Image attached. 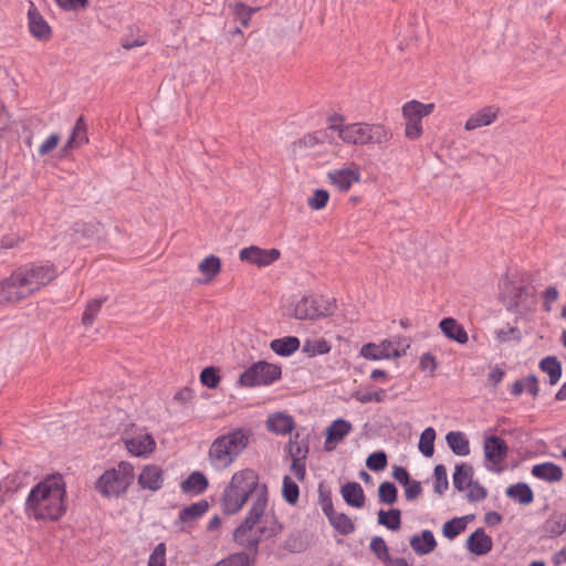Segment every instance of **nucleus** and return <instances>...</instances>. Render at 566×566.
Returning a JSON list of instances; mask_svg holds the SVG:
<instances>
[{
    "label": "nucleus",
    "instance_id": "nucleus-32",
    "mask_svg": "<svg viewBox=\"0 0 566 566\" xmlns=\"http://www.w3.org/2000/svg\"><path fill=\"white\" fill-rule=\"evenodd\" d=\"M434 108V104H423L416 99L407 102L402 106V115L405 118H415L422 119L423 117L430 115Z\"/></svg>",
    "mask_w": 566,
    "mask_h": 566
},
{
    "label": "nucleus",
    "instance_id": "nucleus-35",
    "mask_svg": "<svg viewBox=\"0 0 566 566\" xmlns=\"http://www.w3.org/2000/svg\"><path fill=\"white\" fill-rule=\"evenodd\" d=\"M539 369L549 377V385H556L562 377V364L555 356H546L539 361Z\"/></svg>",
    "mask_w": 566,
    "mask_h": 566
},
{
    "label": "nucleus",
    "instance_id": "nucleus-3",
    "mask_svg": "<svg viewBox=\"0 0 566 566\" xmlns=\"http://www.w3.org/2000/svg\"><path fill=\"white\" fill-rule=\"evenodd\" d=\"M265 515V510L261 509V504H256L254 507H250L243 521L233 531L234 543L244 549L249 557L254 558L259 554V544L263 539H269L277 536L282 530V524L277 518L272 516H265L263 524L255 530V526L262 521Z\"/></svg>",
    "mask_w": 566,
    "mask_h": 566
},
{
    "label": "nucleus",
    "instance_id": "nucleus-33",
    "mask_svg": "<svg viewBox=\"0 0 566 566\" xmlns=\"http://www.w3.org/2000/svg\"><path fill=\"white\" fill-rule=\"evenodd\" d=\"M209 504L206 500H200L196 503H192L186 507H184L179 512V521L182 523H191L199 520L205 513L208 511Z\"/></svg>",
    "mask_w": 566,
    "mask_h": 566
},
{
    "label": "nucleus",
    "instance_id": "nucleus-11",
    "mask_svg": "<svg viewBox=\"0 0 566 566\" xmlns=\"http://www.w3.org/2000/svg\"><path fill=\"white\" fill-rule=\"evenodd\" d=\"M328 182L339 192H347L354 184L360 181L361 170L356 163L329 170L326 175Z\"/></svg>",
    "mask_w": 566,
    "mask_h": 566
},
{
    "label": "nucleus",
    "instance_id": "nucleus-24",
    "mask_svg": "<svg viewBox=\"0 0 566 566\" xmlns=\"http://www.w3.org/2000/svg\"><path fill=\"white\" fill-rule=\"evenodd\" d=\"M532 474L546 482H558L563 479V469L553 462H544L535 464Z\"/></svg>",
    "mask_w": 566,
    "mask_h": 566
},
{
    "label": "nucleus",
    "instance_id": "nucleus-19",
    "mask_svg": "<svg viewBox=\"0 0 566 566\" xmlns=\"http://www.w3.org/2000/svg\"><path fill=\"white\" fill-rule=\"evenodd\" d=\"M88 143L87 125L83 116H80L71 132V135L64 145L62 151L67 154L70 150L80 148Z\"/></svg>",
    "mask_w": 566,
    "mask_h": 566
},
{
    "label": "nucleus",
    "instance_id": "nucleus-34",
    "mask_svg": "<svg viewBox=\"0 0 566 566\" xmlns=\"http://www.w3.org/2000/svg\"><path fill=\"white\" fill-rule=\"evenodd\" d=\"M506 495L523 505L531 504L534 501V493L528 484L518 482L510 485L506 491Z\"/></svg>",
    "mask_w": 566,
    "mask_h": 566
},
{
    "label": "nucleus",
    "instance_id": "nucleus-31",
    "mask_svg": "<svg viewBox=\"0 0 566 566\" xmlns=\"http://www.w3.org/2000/svg\"><path fill=\"white\" fill-rule=\"evenodd\" d=\"M447 443L457 455L465 457L470 454V442L461 431H450L446 436Z\"/></svg>",
    "mask_w": 566,
    "mask_h": 566
},
{
    "label": "nucleus",
    "instance_id": "nucleus-18",
    "mask_svg": "<svg viewBox=\"0 0 566 566\" xmlns=\"http://www.w3.org/2000/svg\"><path fill=\"white\" fill-rule=\"evenodd\" d=\"M323 512L328 517L333 527L340 534L348 535L355 531L353 521L346 514L335 512L331 500L323 503Z\"/></svg>",
    "mask_w": 566,
    "mask_h": 566
},
{
    "label": "nucleus",
    "instance_id": "nucleus-64",
    "mask_svg": "<svg viewBox=\"0 0 566 566\" xmlns=\"http://www.w3.org/2000/svg\"><path fill=\"white\" fill-rule=\"evenodd\" d=\"M420 368L423 371H429L430 374H433L434 370L437 369L436 357L433 355H431L430 353H424L420 357Z\"/></svg>",
    "mask_w": 566,
    "mask_h": 566
},
{
    "label": "nucleus",
    "instance_id": "nucleus-22",
    "mask_svg": "<svg viewBox=\"0 0 566 566\" xmlns=\"http://www.w3.org/2000/svg\"><path fill=\"white\" fill-rule=\"evenodd\" d=\"M542 532L546 537L555 538L566 532V514L563 512H554L544 522Z\"/></svg>",
    "mask_w": 566,
    "mask_h": 566
},
{
    "label": "nucleus",
    "instance_id": "nucleus-15",
    "mask_svg": "<svg viewBox=\"0 0 566 566\" xmlns=\"http://www.w3.org/2000/svg\"><path fill=\"white\" fill-rule=\"evenodd\" d=\"M29 31L33 38L39 41H48L52 35V29L42 14L38 11L34 3L31 2L28 9Z\"/></svg>",
    "mask_w": 566,
    "mask_h": 566
},
{
    "label": "nucleus",
    "instance_id": "nucleus-9",
    "mask_svg": "<svg viewBox=\"0 0 566 566\" xmlns=\"http://www.w3.org/2000/svg\"><path fill=\"white\" fill-rule=\"evenodd\" d=\"M335 300L323 296H304L295 305L293 316L296 319H316L334 313Z\"/></svg>",
    "mask_w": 566,
    "mask_h": 566
},
{
    "label": "nucleus",
    "instance_id": "nucleus-27",
    "mask_svg": "<svg viewBox=\"0 0 566 566\" xmlns=\"http://www.w3.org/2000/svg\"><path fill=\"white\" fill-rule=\"evenodd\" d=\"M208 479L199 471H193L189 476L181 482V491L187 494L199 495L208 488Z\"/></svg>",
    "mask_w": 566,
    "mask_h": 566
},
{
    "label": "nucleus",
    "instance_id": "nucleus-17",
    "mask_svg": "<svg viewBox=\"0 0 566 566\" xmlns=\"http://www.w3.org/2000/svg\"><path fill=\"white\" fill-rule=\"evenodd\" d=\"M138 484L144 490H160L164 484V471L155 464L145 465L138 475Z\"/></svg>",
    "mask_w": 566,
    "mask_h": 566
},
{
    "label": "nucleus",
    "instance_id": "nucleus-54",
    "mask_svg": "<svg viewBox=\"0 0 566 566\" xmlns=\"http://www.w3.org/2000/svg\"><path fill=\"white\" fill-rule=\"evenodd\" d=\"M325 136L326 134L324 132H314L311 134H306L305 136H303V138L294 143V146L305 148L314 147L318 144H323Z\"/></svg>",
    "mask_w": 566,
    "mask_h": 566
},
{
    "label": "nucleus",
    "instance_id": "nucleus-59",
    "mask_svg": "<svg viewBox=\"0 0 566 566\" xmlns=\"http://www.w3.org/2000/svg\"><path fill=\"white\" fill-rule=\"evenodd\" d=\"M405 135L407 138L415 140L422 135L421 119L406 118Z\"/></svg>",
    "mask_w": 566,
    "mask_h": 566
},
{
    "label": "nucleus",
    "instance_id": "nucleus-7",
    "mask_svg": "<svg viewBox=\"0 0 566 566\" xmlns=\"http://www.w3.org/2000/svg\"><path fill=\"white\" fill-rule=\"evenodd\" d=\"M15 270L24 283L23 285L30 296L52 282L57 275L56 268L49 263H29L21 265Z\"/></svg>",
    "mask_w": 566,
    "mask_h": 566
},
{
    "label": "nucleus",
    "instance_id": "nucleus-55",
    "mask_svg": "<svg viewBox=\"0 0 566 566\" xmlns=\"http://www.w3.org/2000/svg\"><path fill=\"white\" fill-rule=\"evenodd\" d=\"M366 465L371 471L384 470L387 465V455L384 451H377L371 453L367 460Z\"/></svg>",
    "mask_w": 566,
    "mask_h": 566
},
{
    "label": "nucleus",
    "instance_id": "nucleus-53",
    "mask_svg": "<svg viewBox=\"0 0 566 566\" xmlns=\"http://www.w3.org/2000/svg\"><path fill=\"white\" fill-rule=\"evenodd\" d=\"M200 381L208 388H216L220 382V376L216 367H207L200 374Z\"/></svg>",
    "mask_w": 566,
    "mask_h": 566
},
{
    "label": "nucleus",
    "instance_id": "nucleus-21",
    "mask_svg": "<svg viewBox=\"0 0 566 566\" xmlns=\"http://www.w3.org/2000/svg\"><path fill=\"white\" fill-rule=\"evenodd\" d=\"M410 546L417 555H427L437 547V541L430 530H423L410 538Z\"/></svg>",
    "mask_w": 566,
    "mask_h": 566
},
{
    "label": "nucleus",
    "instance_id": "nucleus-62",
    "mask_svg": "<svg viewBox=\"0 0 566 566\" xmlns=\"http://www.w3.org/2000/svg\"><path fill=\"white\" fill-rule=\"evenodd\" d=\"M60 142V135L54 133L51 134L39 147V155L44 156L56 148Z\"/></svg>",
    "mask_w": 566,
    "mask_h": 566
},
{
    "label": "nucleus",
    "instance_id": "nucleus-56",
    "mask_svg": "<svg viewBox=\"0 0 566 566\" xmlns=\"http://www.w3.org/2000/svg\"><path fill=\"white\" fill-rule=\"evenodd\" d=\"M147 566H166V545L159 543L149 555Z\"/></svg>",
    "mask_w": 566,
    "mask_h": 566
},
{
    "label": "nucleus",
    "instance_id": "nucleus-38",
    "mask_svg": "<svg viewBox=\"0 0 566 566\" xmlns=\"http://www.w3.org/2000/svg\"><path fill=\"white\" fill-rule=\"evenodd\" d=\"M378 524L387 527L390 531H398L401 526V512L398 509H390L389 511L380 510L378 512Z\"/></svg>",
    "mask_w": 566,
    "mask_h": 566
},
{
    "label": "nucleus",
    "instance_id": "nucleus-46",
    "mask_svg": "<svg viewBox=\"0 0 566 566\" xmlns=\"http://www.w3.org/2000/svg\"><path fill=\"white\" fill-rule=\"evenodd\" d=\"M130 34H126L122 38V46L125 50L139 48L146 44L147 38L139 29L129 28Z\"/></svg>",
    "mask_w": 566,
    "mask_h": 566
},
{
    "label": "nucleus",
    "instance_id": "nucleus-28",
    "mask_svg": "<svg viewBox=\"0 0 566 566\" xmlns=\"http://www.w3.org/2000/svg\"><path fill=\"white\" fill-rule=\"evenodd\" d=\"M497 117V111L492 107H484L469 117L465 123L467 130H473L492 124Z\"/></svg>",
    "mask_w": 566,
    "mask_h": 566
},
{
    "label": "nucleus",
    "instance_id": "nucleus-51",
    "mask_svg": "<svg viewBox=\"0 0 566 566\" xmlns=\"http://www.w3.org/2000/svg\"><path fill=\"white\" fill-rule=\"evenodd\" d=\"M369 548L376 555V557L380 559L382 563H385L386 559H389L390 554L388 551V546L382 537H373L369 544Z\"/></svg>",
    "mask_w": 566,
    "mask_h": 566
},
{
    "label": "nucleus",
    "instance_id": "nucleus-4",
    "mask_svg": "<svg viewBox=\"0 0 566 566\" xmlns=\"http://www.w3.org/2000/svg\"><path fill=\"white\" fill-rule=\"evenodd\" d=\"M249 437L243 429H234L213 440L208 458L216 470H224L230 467L239 454L247 448Z\"/></svg>",
    "mask_w": 566,
    "mask_h": 566
},
{
    "label": "nucleus",
    "instance_id": "nucleus-25",
    "mask_svg": "<svg viewBox=\"0 0 566 566\" xmlns=\"http://www.w3.org/2000/svg\"><path fill=\"white\" fill-rule=\"evenodd\" d=\"M266 427L269 431L285 436L294 429V419L289 415L277 412L268 418Z\"/></svg>",
    "mask_w": 566,
    "mask_h": 566
},
{
    "label": "nucleus",
    "instance_id": "nucleus-14",
    "mask_svg": "<svg viewBox=\"0 0 566 566\" xmlns=\"http://www.w3.org/2000/svg\"><path fill=\"white\" fill-rule=\"evenodd\" d=\"M127 451L138 458H147L156 449V441L150 433H138L125 439Z\"/></svg>",
    "mask_w": 566,
    "mask_h": 566
},
{
    "label": "nucleus",
    "instance_id": "nucleus-8",
    "mask_svg": "<svg viewBox=\"0 0 566 566\" xmlns=\"http://www.w3.org/2000/svg\"><path fill=\"white\" fill-rule=\"evenodd\" d=\"M281 367L268 361H258L245 369L239 378L243 387L269 386L281 378Z\"/></svg>",
    "mask_w": 566,
    "mask_h": 566
},
{
    "label": "nucleus",
    "instance_id": "nucleus-6",
    "mask_svg": "<svg viewBox=\"0 0 566 566\" xmlns=\"http://www.w3.org/2000/svg\"><path fill=\"white\" fill-rule=\"evenodd\" d=\"M134 480V467L125 461L106 470L96 481V490L104 496H118L125 493Z\"/></svg>",
    "mask_w": 566,
    "mask_h": 566
},
{
    "label": "nucleus",
    "instance_id": "nucleus-48",
    "mask_svg": "<svg viewBox=\"0 0 566 566\" xmlns=\"http://www.w3.org/2000/svg\"><path fill=\"white\" fill-rule=\"evenodd\" d=\"M300 489L291 476L283 478L282 496L289 504H295L298 500Z\"/></svg>",
    "mask_w": 566,
    "mask_h": 566
},
{
    "label": "nucleus",
    "instance_id": "nucleus-52",
    "mask_svg": "<svg viewBox=\"0 0 566 566\" xmlns=\"http://www.w3.org/2000/svg\"><path fill=\"white\" fill-rule=\"evenodd\" d=\"M329 199V193L325 189H317L313 196L307 199V205L312 210H321L325 208Z\"/></svg>",
    "mask_w": 566,
    "mask_h": 566
},
{
    "label": "nucleus",
    "instance_id": "nucleus-13",
    "mask_svg": "<svg viewBox=\"0 0 566 566\" xmlns=\"http://www.w3.org/2000/svg\"><path fill=\"white\" fill-rule=\"evenodd\" d=\"M281 253L277 249H261L256 245L243 248L239 258L243 262H248L258 266H268L280 258Z\"/></svg>",
    "mask_w": 566,
    "mask_h": 566
},
{
    "label": "nucleus",
    "instance_id": "nucleus-49",
    "mask_svg": "<svg viewBox=\"0 0 566 566\" xmlns=\"http://www.w3.org/2000/svg\"><path fill=\"white\" fill-rule=\"evenodd\" d=\"M494 338L500 344L511 340L520 342L522 339V333L517 327L507 325L506 327L495 329Z\"/></svg>",
    "mask_w": 566,
    "mask_h": 566
},
{
    "label": "nucleus",
    "instance_id": "nucleus-26",
    "mask_svg": "<svg viewBox=\"0 0 566 566\" xmlns=\"http://www.w3.org/2000/svg\"><path fill=\"white\" fill-rule=\"evenodd\" d=\"M228 10L229 14L235 21H239L243 28H249L252 15L260 10V7H250L241 1H237L229 3Z\"/></svg>",
    "mask_w": 566,
    "mask_h": 566
},
{
    "label": "nucleus",
    "instance_id": "nucleus-63",
    "mask_svg": "<svg viewBox=\"0 0 566 566\" xmlns=\"http://www.w3.org/2000/svg\"><path fill=\"white\" fill-rule=\"evenodd\" d=\"M422 492L421 483L419 481H409L405 485V496L408 501L416 500Z\"/></svg>",
    "mask_w": 566,
    "mask_h": 566
},
{
    "label": "nucleus",
    "instance_id": "nucleus-57",
    "mask_svg": "<svg viewBox=\"0 0 566 566\" xmlns=\"http://www.w3.org/2000/svg\"><path fill=\"white\" fill-rule=\"evenodd\" d=\"M387 397L385 389H378L376 391L357 392L355 398L361 403H368L371 401L382 402Z\"/></svg>",
    "mask_w": 566,
    "mask_h": 566
},
{
    "label": "nucleus",
    "instance_id": "nucleus-44",
    "mask_svg": "<svg viewBox=\"0 0 566 566\" xmlns=\"http://www.w3.org/2000/svg\"><path fill=\"white\" fill-rule=\"evenodd\" d=\"M310 448L304 440H298V433L289 442V454L292 460H306Z\"/></svg>",
    "mask_w": 566,
    "mask_h": 566
},
{
    "label": "nucleus",
    "instance_id": "nucleus-47",
    "mask_svg": "<svg viewBox=\"0 0 566 566\" xmlns=\"http://www.w3.org/2000/svg\"><path fill=\"white\" fill-rule=\"evenodd\" d=\"M398 491L394 483L382 482L378 488V499L382 504L391 505L397 501Z\"/></svg>",
    "mask_w": 566,
    "mask_h": 566
},
{
    "label": "nucleus",
    "instance_id": "nucleus-23",
    "mask_svg": "<svg viewBox=\"0 0 566 566\" xmlns=\"http://www.w3.org/2000/svg\"><path fill=\"white\" fill-rule=\"evenodd\" d=\"M439 326L442 333L450 339L459 343L465 344L469 339L468 333L464 327L458 323L457 319L452 317H446L440 321Z\"/></svg>",
    "mask_w": 566,
    "mask_h": 566
},
{
    "label": "nucleus",
    "instance_id": "nucleus-43",
    "mask_svg": "<svg viewBox=\"0 0 566 566\" xmlns=\"http://www.w3.org/2000/svg\"><path fill=\"white\" fill-rule=\"evenodd\" d=\"M436 431L432 427L426 428L419 440V450L424 457H431L434 452Z\"/></svg>",
    "mask_w": 566,
    "mask_h": 566
},
{
    "label": "nucleus",
    "instance_id": "nucleus-45",
    "mask_svg": "<svg viewBox=\"0 0 566 566\" xmlns=\"http://www.w3.org/2000/svg\"><path fill=\"white\" fill-rule=\"evenodd\" d=\"M106 298H95L87 303L85 311L82 316V323L84 326L90 327L93 325L95 318L101 312L102 305Z\"/></svg>",
    "mask_w": 566,
    "mask_h": 566
},
{
    "label": "nucleus",
    "instance_id": "nucleus-16",
    "mask_svg": "<svg viewBox=\"0 0 566 566\" xmlns=\"http://www.w3.org/2000/svg\"><path fill=\"white\" fill-rule=\"evenodd\" d=\"M352 430L353 426L349 421L343 418L334 420L326 429L325 450H334L335 446L349 434Z\"/></svg>",
    "mask_w": 566,
    "mask_h": 566
},
{
    "label": "nucleus",
    "instance_id": "nucleus-5",
    "mask_svg": "<svg viewBox=\"0 0 566 566\" xmlns=\"http://www.w3.org/2000/svg\"><path fill=\"white\" fill-rule=\"evenodd\" d=\"M339 138L348 145L382 144L391 133L381 124L353 123L339 129Z\"/></svg>",
    "mask_w": 566,
    "mask_h": 566
},
{
    "label": "nucleus",
    "instance_id": "nucleus-60",
    "mask_svg": "<svg viewBox=\"0 0 566 566\" xmlns=\"http://www.w3.org/2000/svg\"><path fill=\"white\" fill-rule=\"evenodd\" d=\"M559 297L558 290L556 286H548L543 292V307L545 312L552 311V304L555 303Z\"/></svg>",
    "mask_w": 566,
    "mask_h": 566
},
{
    "label": "nucleus",
    "instance_id": "nucleus-58",
    "mask_svg": "<svg viewBox=\"0 0 566 566\" xmlns=\"http://www.w3.org/2000/svg\"><path fill=\"white\" fill-rule=\"evenodd\" d=\"M467 497L470 502L484 500L488 495L486 490L479 482L472 481L467 488Z\"/></svg>",
    "mask_w": 566,
    "mask_h": 566
},
{
    "label": "nucleus",
    "instance_id": "nucleus-1",
    "mask_svg": "<svg viewBox=\"0 0 566 566\" xmlns=\"http://www.w3.org/2000/svg\"><path fill=\"white\" fill-rule=\"evenodd\" d=\"M66 484L61 474L36 483L24 503L25 514L35 521H57L66 512Z\"/></svg>",
    "mask_w": 566,
    "mask_h": 566
},
{
    "label": "nucleus",
    "instance_id": "nucleus-30",
    "mask_svg": "<svg viewBox=\"0 0 566 566\" xmlns=\"http://www.w3.org/2000/svg\"><path fill=\"white\" fill-rule=\"evenodd\" d=\"M300 339L296 336H285L282 338L273 339L270 343V348L282 357H289L300 348Z\"/></svg>",
    "mask_w": 566,
    "mask_h": 566
},
{
    "label": "nucleus",
    "instance_id": "nucleus-61",
    "mask_svg": "<svg viewBox=\"0 0 566 566\" xmlns=\"http://www.w3.org/2000/svg\"><path fill=\"white\" fill-rule=\"evenodd\" d=\"M13 294L14 293L10 291L4 280L0 281V306L12 305L18 303Z\"/></svg>",
    "mask_w": 566,
    "mask_h": 566
},
{
    "label": "nucleus",
    "instance_id": "nucleus-2",
    "mask_svg": "<svg viewBox=\"0 0 566 566\" xmlns=\"http://www.w3.org/2000/svg\"><path fill=\"white\" fill-rule=\"evenodd\" d=\"M250 496H253L251 507L261 504V509L266 510V484L260 482V476L254 470H240L232 475L230 483L222 492L220 500L222 512L228 515L237 514Z\"/></svg>",
    "mask_w": 566,
    "mask_h": 566
},
{
    "label": "nucleus",
    "instance_id": "nucleus-39",
    "mask_svg": "<svg viewBox=\"0 0 566 566\" xmlns=\"http://www.w3.org/2000/svg\"><path fill=\"white\" fill-rule=\"evenodd\" d=\"M4 282L8 284V287L12 293H14V298L20 302L22 300H25L29 297V293L27 292V289L24 287V283L22 282L21 277L19 276V273L17 270H14L8 277L3 279Z\"/></svg>",
    "mask_w": 566,
    "mask_h": 566
},
{
    "label": "nucleus",
    "instance_id": "nucleus-50",
    "mask_svg": "<svg viewBox=\"0 0 566 566\" xmlns=\"http://www.w3.org/2000/svg\"><path fill=\"white\" fill-rule=\"evenodd\" d=\"M434 492L442 495L449 488L447 469L443 464H438L434 468Z\"/></svg>",
    "mask_w": 566,
    "mask_h": 566
},
{
    "label": "nucleus",
    "instance_id": "nucleus-40",
    "mask_svg": "<svg viewBox=\"0 0 566 566\" xmlns=\"http://www.w3.org/2000/svg\"><path fill=\"white\" fill-rule=\"evenodd\" d=\"M302 352L310 357L324 355L331 352V345L324 338L313 340L307 339L303 345Z\"/></svg>",
    "mask_w": 566,
    "mask_h": 566
},
{
    "label": "nucleus",
    "instance_id": "nucleus-42",
    "mask_svg": "<svg viewBox=\"0 0 566 566\" xmlns=\"http://www.w3.org/2000/svg\"><path fill=\"white\" fill-rule=\"evenodd\" d=\"M214 566H254V558L249 557L247 553L238 552L219 560Z\"/></svg>",
    "mask_w": 566,
    "mask_h": 566
},
{
    "label": "nucleus",
    "instance_id": "nucleus-37",
    "mask_svg": "<svg viewBox=\"0 0 566 566\" xmlns=\"http://www.w3.org/2000/svg\"><path fill=\"white\" fill-rule=\"evenodd\" d=\"M198 269L206 276V282H210L220 273L221 261L217 255L210 254L199 263Z\"/></svg>",
    "mask_w": 566,
    "mask_h": 566
},
{
    "label": "nucleus",
    "instance_id": "nucleus-36",
    "mask_svg": "<svg viewBox=\"0 0 566 566\" xmlns=\"http://www.w3.org/2000/svg\"><path fill=\"white\" fill-rule=\"evenodd\" d=\"M473 481V468L468 463L455 465L453 473V486L458 491H464L465 488Z\"/></svg>",
    "mask_w": 566,
    "mask_h": 566
},
{
    "label": "nucleus",
    "instance_id": "nucleus-41",
    "mask_svg": "<svg viewBox=\"0 0 566 566\" xmlns=\"http://www.w3.org/2000/svg\"><path fill=\"white\" fill-rule=\"evenodd\" d=\"M467 518L468 516L454 517L446 522L442 527L443 536L448 539H453L460 535L467 527Z\"/></svg>",
    "mask_w": 566,
    "mask_h": 566
},
{
    "label": "nucleus",
    "instance_id": "nucleus-12",
    "mask_svg": "<svg viewBox=\"0 0 566 566\" xmlns=\"http://www.w3.org/2000/svg\"><path fill=\"white\" fill-rule=\"evenodd\" d=\"M394 340L384 339L379 344L367 343L360 348V356L369 360L399 358L403 356L402 348L394 349Z\"/></svg>",
    "mask_w": 566,
    "mask_h": 566
},
{
    "label": "nucleus",
    "instance_id": "nucleus-10",
    "mask_svg": "<svg viewBox=\"0 0 566 566\" xmlns=\"http://www.w3.org/2000/svg\"><path fill=\"white\" fill-rule=\"evenodd\" d=\"M483 451L485 458V468L489 471L500 473V464L506 459L509 447L505 440L497 436L484 437Z\"/></svg>",
    "mask_w": 566,
    "mask_h": 566
},
{
    "label": "nucleus",
    "instance_id": "nucleus-20",
    "mask_svg": "<svg viewBox=\"0 0 566 566\" xmlns=\"http://www.w3.org/2000/svg\"><path fill=\"white\" fill-rule=\"evenodd\" d=\"M493 546L491 536L483 528H476L467 539V548L469 552L482 556L488 554Z\"/></svg>",
    "mask_w": 566,
    "mask_h": 566
},
{
    "label": "nucleus",
    "instance_id": "nucleus-29",
    "mask_svg": "<svg viewBox=\"0 0 566 566\" xmlns=\"http://www.w3.org/2000/svg\"><path fill=\"white\" fill-rule=\"evenodd\" d=\"M344 501L353 507H361L365 504V493L358 482H347L342 486Z\"/></svg>",
    "mask_w": 566,
    "mask_h": 566
}]
</instances>
